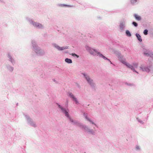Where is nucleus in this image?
I'll return each mask as SVG.
<instances>
[{
	"instance_id": "1",
	"label": "nucleus",
	"mask_w": 153,
	"mask_h": 153,
	"mask_svg": "<svg viewBox=\"0 0 153 153\" xmlns=\"http://www.w3.org/2000/svg\"><path fill=\"white\" fill-rule=\"evenodd\" d=\"M83 116L86 120L89 122L90 125H82L81 126V128L85 132L89 134H94L96 131L95 128L94 126L97 127V124L93 120L88 117L87 113H84L83 114Z\"/></svg>"
},
{
	"instance_id": "2",
	"label": "nucleus",
	"mask_w": 153,
	"mask_h": 153,
	"mask_svg": "<svg viewBox=\"0 0 153 153\" xmlns=\"http://www.w3.org/2000/svg\"><path fill=\"white\" fill-rule=\"evenodd\" d=\"M32 43L33 51L37 55L42 56L45 54V51L39 47L36 42L34 41H32Z\"/></svg>"
},
{
	"instance_id": "3",
	"label": "nucleus",
	"mask_w": 153,
	"mask_h": 153,
	"mask_svg": "<svg viewBox=\"0 0 153 153\" xmlns=\"http://www.w3.org/2000/svg\"><path fill=\"white\" fill-rule=\"evenodd\" d=\"M114 53L117 57L119 60L120 62L126 66L127 68L133 69L132 66L130 65V64L126 61V59L123 55H121L120 52L116 51L114 52Z\"/></svg>"
},
{
	"instance_id": "4",
	"label": "nucleus",
	"mask_w": 153,
	"mask_h": 153,
	"mask_svg": "<svg viewBox=\"0 0 153 153\" xmlns=\"http://www.w3.org/2000/svg\"><path fill=\"white\" fill-rule=\"evenodd\" d=\"M58 107L59 108H60L62 112L64 114L65 116L67 117L70 120V121L74 124L77 125L79 124L77 121L74 120L73 119L71 118L68 114L69 110L68 109H66L65 108H63L62 106L60 105H58Z\"/></svg>"
},
{
	"instance_id": "5",
	"label": "nucleus",
	"mask_w": 153,
	"mask_h": 153,
	"mask_svg": "<svg viewBox=\"0 0 153 153\" xmlns=\"http://www.w3.org/2000/svg\"><path fill=\"white\" fill-rule=\"evenodd\" d=\"M27 22L30 25H32L34 27L38 29H41L43 28V26L42 24L34 21L32 19L29 18H26Z\"/></svg>"
},
{
	"instance_id": "6",
	"label": "nucleus",
	"mask_w": 153,
	"mask_h": 153,
	"mask_svg": "<svg viewBox=\"0 0 153 153\" xmlns=\"http://www.w3.org/2000/svg\"><path fill=\"white\" fill-rule=\"evenodd\" d=\"M85 48L90 53L94 56L97 55L99 53V52L97 50L92 48L88 46H85Z\"/></svg>"
},
{
	"instance_id": "7",
	"label": "nucleus",
	"mask_w": 153,
	"mask_h": 153,
	"mask_svg": "<svg viewBox=\"0 0 153 153\" xmlns=\"http://www.w3.org/2000/svg\"><path fill=\"white\" fill-rule=\"evenodd\" d=\"M53 47L59 51H62L65 49L69 48V47L67 46H65L62 47H60L57 44L55 43L53 44Z\"/></svg>"
},
{
	"instance_id": "8",
	"label": "nucleus",
	"mask_w": 153,
	"mask_h": 153,
	"mask_svg": "<svg viewBox=\"0 0 153 153\" xmlns=\"http://www.w3.org/2000/svg\"><path fill=\"white\" fill-rule=\"evenodd\" d=\"M151 68V67H146L144 65H141L138 68V70L142 71H146L148 72L150 71Z\"/></svg>"
},
{
	"instance_id": "9",
	"label": "nucleus",
	"mask_w": 153,
	"mask_h": 153,
	"mask_svg": "<svg viewBox=\"0 0 153 153\" xmlns=\"http://www.w3.org/2000/svg\"><path fill=\"white\" fill-rule=\"evenodd\" d=\"M82 74L88 83L91 85H94V83L93 80L88 75L85 73H83Z\"/></svg>"
},
{
	"instance_id": "10",
	"label": "nucleus",
	"mask_w": 153,
	"mask_h": 153,
	"mask_svg": "<svg viewBox=\"0 0 153 153\" xmlns=\"http://www.w3.org/2000/svg\"><path fill=\"white\" fill-rule=\"evenodd\" d=\"M126 22V20L125 19H123L120 21L119 24V28L121 31L123 30L125 28Z\"/></svg>"
},
{
	"instance_id": "11",
	"label": "nucleus",
	"mask_w": 153,
	"mask_h": 153,
	"mask_svg": "<svg viewBox=\"0 0 153 153\" xmlns=\"http://www.w3.org/2000/svg\"><path fill=\"white\" fill-rule=\"evenodd\" d=\"M130 65L132 66L133 69H132L131 68H129L132 70L133 71L138 73V72L135 70V69H137L138 70V68L139 67L138 66V63L137 62H134L132 63V65L130 64Z\"/></svg>"
},
{
	"instance_id": "12",
	"label": "nucleus",
	"mask_w": 153,
	"mask_h": 153,
	"mask_svg": "<svg viewBox=\"0 0 153 153\" xmlns=\"http://www.w3.org/2000/svg\"><path fill=\"white\" fill-rule=\"evenodd\" d=\"M68 96L72 98L73 100L75 102L76 104H79V102L77 99V98L75 97L74 96L71 92H69L68 93Z\"/></svg>"
},
{
	"instance_id": "13",
	"label": "nucleus",
	"mask_w": 153,
	"mask_h": 153,
	"mask_svg": "<svg viewBox=\"0 0 153 153\" xmlns=\"http://www.w3.org/2000/svg\"><path fill=\"white\" fill-rule=\"evenodd\" d=\"M7 57L9 61L12 65H13L14 64H15V60L10 54H8L7 55Z\"/></svg>"
},
{
	"instance_id": "14",
	"label": "nucleus",
	"mask_w": 153,
	"mask_h": 153,
	"mask_svg": "<svg viewBox=\"0 0 153 153\" xmlns=\"http://www.w3.org/2000/svg\"><path fill=\"white\" fill-rule=\"evenodd\" d=\"M143 51L144 54L146 56H148L149 53L151 52V51H149V50L145 48H143Z\"/></svg>"
},
{
	"instance_id": "15",
	"label": "nucleus",
	"mask_w": 153,
	"mask_h": 153,
	"mask_svg": "<svg viewBox=\"0 0 153 153\" xmlns=\"http://www.w3.org/2000/svg\"><path fill=\"white\" fill-rule=\"evenodd\" d=\"M6 68L8 71L11 72H12L14 70L13 67L9 64L6 65Z\"/></svg>"
},
{
	"instance_id": "16",
	"label": "nucleus",
	"mask_w": 153,
	"mask_h": 153,
	"mask_svg": "<svg viewBox=\"0 0 153 153\" xmlns=\"http://www.w3.org/2000/svg\"><path fill=\"white\" fill-rule=\"evenodd\" d=\"M25 119L27 124H29L33 120L28 116H26L25 117Z\"/></svg>"
},
{
	"instance_id": "17",
	"label": "nucleus",
	"mask_w": 153,
	"mask_h": 153,
	"mask_svg": "<svg viewBox=\"0 0 153 153\" xmlns=\"http://www.w3.org/2000/svg\"><path fill=\"white\" fill-rule=\"evenodd\" d=\"M97 56H100V57L102 58L104 60H107L108 61H109L111 63V62L110 61L109 59L107 58L105 56H103L102 54H101L100 52L98 54Z\"/></svg>"
},
{
	"instance_id": "18",
	"label": "nucleus",
	"mask_w": 153,
	"mask_h": 153,
	"mask_svg": "<svg viewBox=\"0 0 153 153\" xmlns=\"http://www.w3.org/2000/svg\"><path fill=\"white\" fill-rule=\"evenodd\" d=\"M135 36L139 41L140 42H141L142 41V39L141 38V36L139 34L137 33H136Z\"/></svg>"
},
{
	"instance_id": "19",
	"label": "nucleus",
	"mask_w": 153,
	"mask_h": 153,
	"mask_svg": "<svg viewBox=\"0 0 153 153\" xmlns=\"http://www.w3.org/2000/svg\"><path fill=\"white\" fill-rule=\"evenodd\" d=\"M134 16L135 19L137 20L140 21L141 19V16L137 14H135L134 15Z\"/></svg>"
},
{
	"instance_id": "20",
	"label": "nucleus",
	"mask_w": 153,
	"mask_h": 153,
	"mask_svg": "<svg viewBox=\"0 0 153 153\" xmlns=\"http://www.w3.org/2000/svg\"><path fill=\"white\" fill-rule=\"evenodd\" d=\"M29 125L34 127H36L37 126V125L36 123L33 121H32Z\"/></svg>"
},
{
	"instance_id": "21",
	"label": "nucleus",
	"mask_w": 153,
	"mask_h": 153,
	"mask_svg": "<svg viewBox=\"0 0 153 153\" xmlns=\"http://www.w3.org/2000/svg\"><path fill=\"white\" fill-rule=\"evenodd\" d=\"M65 61L68 64H71L72 62V60L71 59L68 58H66L65 59Z\"/></svg>"
},
{
	"instance_id": "22",
	"label": "nucleus",
	"mask_w": 153,
	"mask_h": 153,
	"mask_svg": "<svg viewBox=\"0 0 153 153\" xmlns=\"http://www.w3.org/2000/svg\"><path fill=\"white\" fill-rule=\"evenodd\" d=\"M135 149L137 151H140L141 149V147L140 145H137L135 146Z\"/></svg>"
},
{
	"instance_id": "23",
	"label": "nucleus",
	"mask_w": 153,
	"mask_h": 153,
	"mask_svg": "<svg viewBox=\"0 0 153 153\" xmlns=\"http://www.w3.org/2000/svg\"><path fill=\"white\" fill-rule=\"evenodd\" d=\"M137 121L141 124H143L144 123V121L142 120L140 118L137 117Z\"/></svg>"
},
{
	"instance_id": "24",
	"label": "nucleus",
	"mask_w": 153,
	"mask_h": 153,
	"mask_svg": "<svg viewBox=\"0 0 153 153\" xmlns=\"http://www.w3.org/2000/svg\"><path fill=\"white\" fill-rule=\"evenodd\" d=\"M126 36L128 37H131V34L129 30H127L126 31Z\"/></svg>"
},
{
	"instance_id": "25",
	"label": "nucleus",
	"mask_w": 153,
	"mask_h": 153,
	"mask_svg": "<svg viewBox=\"0 0 153 153\" xmlns=\"http://www.w3.org/2000/svg\"><path fill=\"white\" fill-rule=\"evenodd\" d=\"M59 6H60L61 7H70V6L69 5L66 4H59Z\"/></svg>"
},
{
	"instance_id": "26",
	"label": "nucleus",
	"mask_w": 153,
	"mask_h": 153,
	"mask_svg": "<svg viewBox=\"0 0 153 153\" xmlns=\"http://www.w3.org/2000/svg\"><path fill=\"white\" fill-rule=\"evenodd\" d=\"M137 1V0H131V2L132 4H135Z\"/></svg>"
},
{
	"instance_id": "27",
	"label": "nucleus",
	"mask_w": 153,
	"mask_h": 153,
	"mask_svg": "<svg viewBox=\"0 0 153 153\" xmlns=\"http://www.w3.org/2000/svg\"><path fill=\"white\" fill-rule=\"evenodd\" d=\"M70 55H71L72 56H76L77 58H79V56L76 54L74 53H72L71 54H70Z\"/></svg>"
},
{
	"instance_id": "28",
	"label": "nucleus",
	"mask_w": 153,
	"mask_h": 153,
	"mask_svg": "<svg viewBox=\"0 0 153 153\" xmlns=\"http://www.w3.org/2000/svg\"><path fill=\"white\" fill-rule=\"evenodd\" d=\"M148 56H150L153 59V53L151 52L150 53Z\"/></svg>"
},
{
	"instance_id": "29",
	"label": "nucleus",
	"mask_w": 153,
	"mask_h": 153,
	"mask_svg": "<svg viewBox=\"0 0 153 153\" xmlns=\"http://www.w3.org/2000/svg\"><path fill=\"white\" fill-rule=\"evenodd\" d=\"M148 30H145L143 33L145 35H147L148 34Z\"/></svg>"
},
{
	"instance_id": "30",
	"label": "nucleus",
	"mask_w": 153,
	"mask_h": 153,
	"mask_svg": "<svg viewBox=\"0 0 153 153\" xmlns=\"http://www.w3.org/2000/svg\"><path fill=\"white\" fill-rule=\"evenodd\" d=\"M132 24L135 27H136L138 25L137 23L135 22H132Z\"/></svg>"
},
{
	"instance_id": "31",
	"label": "nucleus",
	"mask_w": 153,
	"mask_h": 153,
	"mask_svg": "<svg viewBox=\"0 0 153 153\" xmlns=\"http://www.w3.org/2000/svg\"><path fill=\"white\" fill-rule=\"evenodd\" d=\"M53 81H55V80L54 79H53Z\"/></svg>"
}]
</instances>
